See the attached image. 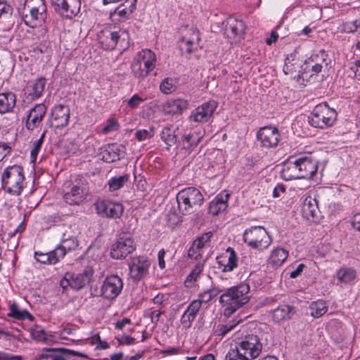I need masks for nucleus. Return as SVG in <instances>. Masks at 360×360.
Here are the masks:
<instances>
[{
  "label": "nucleus",
  "instance_id": "nucleus-1",
  "mask_svg": "<svg viewBox=\"0 0 360 360\" xmlns=\"http://www.w3.org/2000/svg\"><path fill=\"white\" fill-rule=\"evenodd\" d=\"M250 300V285L242 282L225 290L219 297L220 304L224 307V314L230 316Z\"/></svg>",
  "mask_w": 360,
  "mask_h": 360
},
{
  "label": "nucleus",
  "instance_id": "nucleus-2",
  "mask_svg": "<svg viewBox=\"0 0 360 360\" xmlns=\"http://www.w3.org/2000/svg\"><path fill=\"white\" fill-rule=\"evenodd\" d=\"M97 39L101 48L106 51H124L129 47V34L124 29L104 28L98 33Z\"/></svg>",
  "mask_w": 360,
  "mask_h": 360
},
{
  "label": "nucleus",
  "instance_id": "nucleus-3",
  "mask_svg": "<svg viewBox=\"0 0 360 360\" xmlns=\"http://www.w3.org/2000/svg\"><path fill=\"white\" fill-rule=\"evenodd\" d=\"M24 169L19 165H13L6 167L1 175L2 190L11 195H21L25 188Z\"/></svg>",
  "mask_w": 360,
  "mask_h": 360
},
{
  "label": "nucleus",
  "instance_id": "nucleus-4",
  "mask_svg": "<svg viewBox=\"0 0 360 360\" xmlns=\"http://www.w3.org/2000/svg\"><path fill=\"white\" fill-rule=\"evenodd\" d=\"M63 198L70 205H79L84 202L89 193L86 180L82 176L66 181L62 186Z\"/></svg>",
  "mask_w": 360,
  "mask_h": 360
},
{
  "label": "nucleus",
  "instance_id": "nucleus-5",
  "mask_svg": "<svg viewBox=\"0 0 360 360\" xmlns=\"http://www.w3.org/2000/svg\"><path fill=\"white\" fill-rule=\"evenodd\" d=\"M179 212L186 215L194 212L204 202V196L195 187H187L181 190L176 196Z\"/></svg>",
  "mask_w": 360,
  "mask_h": 360
},
{
  "label": "nucleus",
  "instance_id": "nucleus-6",
  "mask_svg": "<svg viewBox=\"0 0 360 360\" xmlns=\"http://www.w3.org/2000/svg\"><path fill=\"white\" fill-rule=\"evenodd\" d=\"M156 55L150 49H142L133 59L131 72L136 78H144L155 68Z\"/></svg>",
  "mask_w": 360,
  "mask_h": 360
},
{
  "label": "nucleus",
  "instance_id": "nucleus-7",
  "mask_svg": "<svg viewBox=\"0 0 360 360\" xmlns=\"http://www.w3.org/2000/svg\"><path fill=\"white\" fill-rule=\"evenodd\" d=\"M337 112L326 103L316 105L308 116V122L316 128L324 129L332 126L337 118Z\"/></svg>",
  "mask_w": 360,
  "mask_h": 360
},
{
  "label": "nucleus",
  "instance_id": "nucleus-8",
  "mask_svg": "<svg viewBox=\"0 0 360 360\" xmlns=\"http://www.w3.org/2000/svg\"><path fill=\"white\" fill-rule=\"evenodd\" d=\"M262 330L259 328H255L242 337L236 345L240 347V349L246 352L250 359H254L259 356L262 350Z\"/></svg>",
  "mask_w": 360,
  "mask_h": 360
},
{
  "label": "nucleus",
  "instance_id": "nucleus-9",
  "mask_svg": "<svg viewBox=\"0 0 360 360\" xmlns=\"http://www.w3.org/2000/svg\"><path fill=\"white\" fill-rule=\"evenodd\" d=\"M46 11L45 0H25L22 18L27 25L31 26L32 22L37 20L44 22L46 19Z\"/></svg>",
  "mask_w": 360,
  "mask_h": 360
},
{
  "label": "nucleus",
  "instance_id": "nucleus-10",
  "mask_svg": "<svg viewBox=\"0 0 360 360\" xmlns=\"http://www.w3.org/2000/svg\"><path fill=\"white\" fill-rule=\"evenodd\" d=\"M243 240L248 246L259 250L266 249L271 243L270 236L262 226H255L246 230L243 233Z\"/></svg>",
  "mask_w": 360,
  "mask_h": 360
},
{
  "label": "nucleus",
  "instance_id": "nucleus-11",
  "mask_svg": "<svg viewBox=\"0 0 360 360\" xmlns=\"http://www.w3.org/2000/svg\"><path fill=\"white\" fill-rule=\"evenodd\" d=\"M123 289L122 279L117 275H110L105 277L100 290L91 288V295L102 296L107 300L115 299Z\"/></svg>",
  "mask_w": 360,
  "mask_h": 360
},
{
  "label": "nucleus",
  "instance_id": "nucleus-12",
  "mask_svg": "<svg viewBox=\"0 0 360 360\" xmlns=\"http://www.w3.org/2000/svg\"><path fill=\"white\" fill-rule=\"evenodd\" d=\"M55 12L65 19H72L80 11V0H51Z\"/></svg>",
  "mask_w": 360,
  "mask_h": 360
},
{
  "label": "nucleus",
  "instance_id": "nucleus-13",
  "mask_svg": "<svg viewBox=\"0 0 360 360\" xmlns=\"http://www.w3.org/2000/svg\"><path fill=\"white\" fill-rule=\"evenodd\" d=\"M256 137L261 146L265 148H276L281 139L278 129L272 126L261 127L257 131Z\"/></svg>",
  "mask_w": 360,
  "mask_h": 360
},
{
  "label": "nucleus",
  "instance_id": "nucleus-14",
  "mask_svg": "<svg viewBox=\"0 0 360 360\" xmlns=\"http://www.w3.org/2000/svg\"><path fill=\"white\" fill-rule=\"evenodd\" d=\"M134 240L125 234L120 235L110 248V256L115 259H122L135 250Z\"/></svg>",
  "mask_w": 360,
  "mask_h": 360
},
{
  "label": "nucleus",
  "instance_id": "nucleus-15",
  "mask_svg": "<svg viewBox=\"0 0 360 360\" xmlns=\"http://www.w3.org/2000/svg\"><path fill=\"white\" fill-rule=\"evenodd\" d=\"M151 262L146 256H138L131 258L129 264V274L134 281L143 279L148 274Z\"/></svg>",
  "mask_w": 360,
  "mask_h": 360
},
{
  "label": "nucleus",
  "instance_id": "nucleus-16",
  "mask_svg": "<svg viewBox=\"0 0 360 360\" xmlns=\"http://www.w3.org/2000/svg\"><path fill=\"white\" fill-rule=\"evenodd\" d=\"M95 208L100 216L112 219L120 218L124 212V207L121 203L108 200L97 201Z\"/></svg>",
  "mask_w": 360,
  "mask_h": 360
},
{
  "label": "nucleus",
  "instance_id": "nucleus-17",
  "mask_svg": "<svg viewBox=\"0 0 360 360\" xmlns=\"http://www.w3.org/2000/svg\"><path fill=\"white\" fill-rule=\"evenodd\" d=\"M302 179H310L318 169V160L311 155H304L296 158Z\"/></svg>",
  "mask_w": 360,
  "mask_h": 360
},
{
  "label": "nucleus",
  "instance_id": "nucleus-18",
  "mask_svg": "<svg viewBox=\"0 0 360 360\" xmlns=\"http://www.w3.org/2000/svg\"><path fill=\"white\" fill-rule=\"evenodd\" d=\"M217 107L214 101H209L193 110L190 115V120L195 122H209Z\"/></svg>",
  "mask_w": 360,
  "mask_h": 360
},
{
  "label": "nucleus",
  "instance_id": "nucleus-19",
  "mask_svg": "<svg viewBox=\"0 0 360 360\" xmlns=\"http://www.w3.org/2000/svg\"><path fill=\"white\" fill-rule=\"evenodd\" d=\"M322 70L314 63L310 58L305 60L302 63L301 70H299V74L294 76V79L300 84L306 86L308 81L313 77L320 73Z\"/></svg>",
  "mask_w": 360,
  "mask_h": 360
},
{
  "label": "nucleus",
  "instance_id": "nucleus-20",
  "mask_svg": "<svg viewBox=\"0 0 360 360\" xmlns=\"http://www.w3.org/2000/svg\"><path fill=\"white\" fill-rule=\"evenodd\" d=\"M46 106L44 103L35 105L27 115L25 127L29 131L37 128L46 113Z\"/></svg>",
  "mask_w": 360,
  "mask_h": 360
},
{
  "label": "nucleus",
  "instance_id": "nucleus-21",
  "mask_svg": "<svg viewBox=\"0 0 360 360\" xmlns=\"http://www.w3.org/2000/svg\"><path fill=\"white\" fill-rule=\"evenodd\" d=\"M101 150L102 160L106 162H113L121 159L125 154L126 148L122 144L112 143L105 145Z\"/></svg>",
  "mask_w": 360,
  "mask_h": 360
},
{
  "label": "nucleus",
  "instance_id": "nucleus-22",
  "mask_svg": "<svg viewBox=\"0 0 360 360\" xmlns=\"http://www.w3.org/2000/svg\"><path fill=\"white\" fill-rule=\"evenodd\" d=\"M246 26L241 20L234 18H229L226 22L224 32L231 39L243 38L245 34Z\"/></svg>",
  "mask_w": 360,
  "mask_h": 360
},
{
  "label": "nucleus",
  "instance_id": "nucleus-23",
  "mask_svg": "<svg viewBox=\"0 0 360 360\" xmlns=\"http://www.w3.org/2000/svg\"><path fill=\"white\" fill-rule=\"evenodd\" d=\"M70 108L68 105L59 104L52 110L51 117L55 123L56 128H62L68 125L70 119Z\"/></svg>",
  "mask_w": 360,
  "mask_h": 360
},
{
  "label": "nucleus",
  "instance_id": "nucleus-24",
  "mask_svg": "<svg viewBox=\"0 0 360 360\" xmlns=\"http://www.w3.org/2000/svg\"><path fill=\"white\" fill-rule=\"evenodd\" d=\"M302 214L309 221H315L318 219L319 210L317 200L311 197L306 198L301 207Z\"/></svg>",
  "mask_w": 360,
  "mask_h": 360
},
{
  "label": "nucleus",
  "instance_id": "nucleus-25",
  "mask_svg": "<svg viewBox=\"0 0 360 360\" xmlns=\"http://www.w3.org/2000/svg\"><path fill=\"white\" fill-rule=\"evenodd\" d=\"M94 274V270L91 267L87 266L82 273L72 274V289L79 290L88 285L91 280Z\"/></svg>",
  "mask_w": 360,
  "mask_h": 360
},
{
  "label": "nucleus",
  "instance_id": "nucleus-26",
  "mask_svg": "<svg viewBox=\"0 0 360 360\" xmlns=\"http://www.w3.org/2000/svg\"><path fill=\"white\" fill-rule=\"evenodd\" d=\"M281 176L285 181L302 179L295 158L290 157L284 163L281 171Z\"/></svg>",
  "mask_w": 360,
  "mask_h": 360
},
{
  "label": "nucleus",
  "instance_id": "nucleus-27",
  "mask_svg": "<svg viewBox=\"0 0 360 360\" xmlns=\"http://www.w3.org/2000/svg\"><path fill=\"white\" fill-rule=\"evenodd\" d=\"M226 252L229 253L227 261L226 257H217V264L219 268H222V272L232 271L238 266V256L233 248L229 247Z\"/></svg>",
  "mask_w": 360,
  "mask_h": 360
},
{
  "label": "nucleus",
  "instance_id": "nucleus-28",
  "mask_svg": "<svg viewBox=\"0 0 360 360\" xmlns=\"http://www.w3.org/2000/svg\"><path fill=\"white\" fill-rule=\"evenodd\" d=\"M230 198L229 193H219L210 203L209 212L212 215H217L224 211L228 207V200Z\"/></svg>",
  "mask_w": 360,
  "mask_h": 360
},
{
  "label": "nucleus",
  "instance_id": "nucleus-29",
  "mask_svg": "<svg viewBox=\"0 0 360 360\" xmlns=\"http://www.w3.org/2000/svg\"><path fill=\"white\" fill-rule=\"evenodd\" d=\"M44 352H51V360H70L72 356H86L84 354L66 348H44Z\"/></svg>",
  "mask_w": 360,
  "mask_h": 360
},
{
  "label": "nucleus",
  "instance_id": "nucleus-30",
  "mask_svg": "<svg viewBox=\"0 0 360 360\" xmlns=\"http://www.w3.org/2000/svg\"><path fill=\"white\" fill-rule=\"evenodd\" d=\"M192 31L191 37L189 39L183 37L181 41L179 44V49L183 53L184 51L187 53H191L195 49H197V45L200 41V32L195 28H191Z\"/></svg>",
  "mask_w": 360,
  "mask_h": 360
},
{
  "label": "nucleus",
  "instance_id": "nucleus-31",
  "mask_svg": "<svg viewBox=\"0 0 360 360\" xmlns=\"http://www.w3.org/2000/svg\"><path fill=\"white\" fill-rule=\"evenodd\" d=\"M296 313L295 307L288 304H281L272 310V318L275 322L290 319Z\"/></svg>",
  "mask_w": 360,
  "mask_h": 360
},
{
  "label": "nucleus",
  "instance_id": "nucleus-32",
  "mask_svg": "<svg viewBox=\"0 0 360 360\" xmlns=\"http://www.w3.org/2000/svg\"><path fill=\"white\" fill-rule=\"evenodd\" d=\"M188 102L183 98L170 99L163 106L166 114H181L188 108Z\"/></svg>",
  "mask_w": 360,
  "mask_h": 360
},
{
  "label": "nucleus",
  "instance_id": "nucleus-33",
  "mask_svg": "<svg viewBox=\"0 0 360 360\" xmlns=\"http://www.w3.org/2000/svg\"><path fill=\"white\" fill-rule=\"evenodd\" d=\"M160 138L166 145V150H169L172 146H176V149L179 148L177 134L172 126L165 127L162 129Z\"/></svg>",
  "mask_w": 360,
  "mask_h": 360
},
{
  "label": "nucleus",
  "instance_id": "nucleus-34",
  "mask_svg": "<svg viewBox=\"0 0 360 360\" xmlns=\"http://www.w3.org/2000/svg\"><path fill=\"white\" fill-rule=\"evenodd\" d=\"M202 136L199 133L193 132L181 136V140L179 141V147H181L185 150H192L200 142Z\"/></svg>",
  "mask_w": 360,
  "mask_h": 360
},
{
  "label": "nucleus",
  "instance_id": "nucleus-35",
  "mask_svg": "<svg viewBox=\"0 0 360 360\" xmlns=\"http://www.w3.org/2000/svg\"><path fill=\"white\" fill-rule=\"evenodd\" d=\"M16 103V96L13 92L0 94V114L13 111Z\"/></svg>",
  "mask_w": 360,
  "mask_h": 360
},
{
  "label": "nucleus",
  "instance_id": "nucleus-36",
  "mask_svg": "<svg viewBox=\"0 0 360 360\" xmlns=\"http://www.w3.org/2000/svg\"><path fill=\"white\" fill-rule=\"evenodd\" d=\"M302 65V61L296 57L295 54L291 53L285 58L283 72L285 75H292L296 72H299Z\"/></svg>",
  "mask_w": 360,
  "mask_h": 360
},
{
  "label": "nucleus",
  "instance_id": "nucleus-37",
  "mask_svg": "<svg viewBox=\"0 0 360 360\" xmlns=\"http://www.w3.org/2000/svg\"><path fill=\"white\" fill-rule=\"evenodd\" d=\"M288 251L283 248H276L269 258V263L274 266H280L288 258Z\"/></svg>",
  "mask_w": 360,
  "mask_h": 360
},
{
  "label": "nucleus",
  "instance_id": "nucleus-38",
  "mask_svg": "<svg viewBox=\"0 0 360 360\" xmlns=\"http://www.w3.org/2000/svg\"><path fill=\"white\" fill-rule=\"evenodd\" d=\"M309 58L316 65H319L321 70L323 68L327 69L331 61L329 55L323 49L319 51L317 53H313Z\"/></svg>",
  "mask_w": 360,
  "mask_h": 360
},
{
  "label": "nucleus",
  "instance_id": "nucleus-39",
  "mask_svg": "<svg viewBox=\"0 0 360 360\" xmlns=\"http://www.w3.org/2000/svg\"><path fill=\"white\" fill-rule=\"evenodd\" d=\"M356 276V271L348 267L340 269L337 272L338 280L342 283H349L353 281Z\"/></svg>",
  "mask_w": 360,
  "mask_h": 360
},
{
  "label": "nucleus",
  "instance_id": "nucleus-40",
  "mask_svg": "<svg viewBox=\"0 0 360 360\" xmlns=\"http://www.w3.org/2000/svg\"><path fill=\"white\" fill-rule=\"evenodd\" d=\"M129 180V174H125L122 176L111 177L108 181L109 191L112 192L122 188L124 185Z\"/></svg>",
  "mask_w": 360,
  "mask_h": 360
},
{
  "label": "nucleus",
  "instance_id": "nucleus-41",
  "mask_svg": "<svg viewBox=\"0 0 360 360\" xmlns=\"http://www.w3.org/2000/svg\"><path fill=\"white\" fill-rule=\"evenodd\" d=\"M311 315L314 318H319L324 315L328 311V307L323 300L312 302L309 305Z\"/></svg>",
  "mask_w": 360,
  "mask_h": 360
},
{
  "label": "nucleus",
  "instance_id": "nucleus-42",
  "mask_svg": "<svg viewBox=\"0 0 360 360\" xmlns=\"http://www.w3.org/2000/svg\"><path fill=\"white\" fill-rule=\"evenodd\" d=\"M45 85L46 79L44 77H40L34 82L29 91V95L31 96L32 99L38 98L41 96Z\"/></svg>",
  "mask_w": 360,
  "mask_h": 360
},
{
  "label": "nucleus",
  "instance_id": "nucleus-43",
  "mask_svg": "<svg viewBox=\"0 0 360 360\" xmlns=\"http://www.w3.org/2000/svg\"><path fill=\"white\" fill-rule=\"evenodd\" d=\"M177 83L176 78L167 77L160 83V89L165 94H171L176 90Z\"/></svg>",
  "mask_w": 360,
  "mask_h": 360
},
{
  "label": "nucleus",
  "instance_id": "nucleus-44",
  "mask_svg": "<svg viewBox=\"0 0 360 360\" xmlns=\"http://www.w3.org/2000/svg\"><path fill=\"white\" fill-rule=\"evenodd\" d=\"M248 354L240 349V347L236 345V349H231L225 356L224 360H250Z\"/></svg>",
  "mask_w": 360,
  "mask_h": 360
},
{
  "label": "nucleus",
  "instance_id": "nucleus-45",
  "mask_svg": "<svg viewBox=\"0 0 360 360\" xmlns=\"http://www.w3.org/2000/svg\"><path fill=\"white\" fill-rule=\"evenodd\" d=\"M137 0H132L129 8H121V6L117 7L114 14H117L120 16L119 20H124L128 18L129 15L131 14L136 9Z\"/></svg>",
  "mask_w": 360,
  "mask_h": 360
},
{
  "label": "nucleus",
  "instance_id": "nucleus-46",
  "mask_svg": "<svg viewBox=\"0 0 360 360\" xmlns=\"http://www.w3.org/2000/svg\"><path fill=\"white\" fill-rule=\"evenodd\" d=\"M205 262V259H202V261L198 262V263L195 265L194 268L192 269L191 272L188 275L185 281V283H191L197 280V278L199 277L200 274H201L204 269Z\"/></svg>",
  "mask_w": 360,
  "mask_h": 360
},
{
  "label": "nucleus",
  "instance_id": "nucleus-47",
  "mask_svg": "<svg viewBox=\"0 0 360 360\" xmlns=\"http://www.w3.org/2000/svg\"><path fill=\"white\" fill-rule=\"evenodd\" d=\"M212 236L213 233L212 231H208L203 233L201 236L197 238V239L193 241V243L195 245H196V248H199L200 251H202L203 248L210 246Z\"/></svg>",
  "mask_w": 360,
  "mask_h": 360
},
{
  "label": "nucleus",
  "instance_id": "nucleus-48",
  "mask_svg": "<svg viewBox=\"0 0 360 360\" xmlns=\"http://www.w3.org/2000/svg\"><path fill=\"white\" fill-rule=\"evenodd\" d=\"M46 130H44L43 133L41 134L40 138L34 142L33 143V148L30 153V158L32 162H35L38 153L41 148L44 139L45 138Z\"/></svg>",
  "mask_w": 360,
  "mask_h": 360
},
{
  "label": "nucleus",
  "instance_id": "nucleus-49",
  "mask_svg": "<svg viewBox=\"0 0 360 360\" xmlns=\"http://www.w3.org/2000/svg\"><path fill=\"white\" fill-rule=\"evenodd\" d=\"M49 252V259L51 265L56 264L60 260V259L65 257V251L63 250L58 245L56 248Z\"/></svg>",
  "mask_w": 360,
  "mask_h": 360
},
{
  "label": "nucleus",
  "instance_id": "nucleus-50",
  "mask_svg": "<svg viewBox=\"0 0 360 360\" xmlns=\"http://www.w3.org/2000/svg\"><path fill=\"white\" fill-rule=\"evenodd\" d=\"M182 222V217L175 211H169L167 214V225L171 229H174L176 226L180 225Z\"/></svg>",
  "mask_w": 360,
  "mask_h": 360
},
{
  "label": "nucleus",
  "instance_id": "nucleus-51",
  "mask_svg": "<svg viewBox=\"0 0 360 360\" xmlns=\"http://www.w3.org/2000/svg\"><path fill=\"white\" fill-rule=\"evenodd\" d=\"M222 290H219L215 291L214 289H210L200 293L197 299L202 304L209 302L212 298L217 296L218 292H221Z\"/></svg>",
  "mask_w": 360,
  "mask_h": 360
},
{
  "label": "nucleus",
  "instance_id": "nucleus-52",
  "mask_svg": "<svg viewBox=\"0 0 360 360\" xmlns=\"http://www.w3.org/2000/svg\"><path fill=\"white\" fill-rule=\"evenodd\" d=\"M58 245L63 250L65 251L66 254L68 252L75 250L79 245V241L77 238H72L70 240L60 243Z\"/></svg>",
  "mask_w": 360,
  "mask_h": 360
},
{
  "label": "nucleus",
  "instance_id": "nucleus-53",
  "mask_svg": "<svg viewBox=\"0 0 360 360\" xmlns=\"http://www.w3.org/2000/svg\"><path fill=\"white\" fill-rule=\"evenodd\" d=\"M23 309L21 310L19 309V307L16 303H13L11 304L10 307V312L7 314V316L13 317L17 320L23 321Z\"/></svg>",
  "mask_w": 360,
  "mask_h": 360
},
{
  "label": "nucleus",
  "instance_id": "nucleus-54",
  "mask_svg": "<svg viewBox=\"0 0 360 360\" xmlns=\"http://www.w3.org/2000/svg\"><path fill=\"white\" fill-rule=\"evenodd\" d=\"M31 336L34 340L37 341L46 342L47 340L44 330L39 326H36L35 328L32 330Z\"/></svg>",
  "mask_w": 360,
  "mask_h": 360
},
{
  "label": "nucleus",
  "instance_id": "nucleus-55",
  "mask_svg": "<svg viewBox=\"0 0 360 360\" xmlns=\"http://www.w3.org/2000/svg\"><path fill=\"white\" fill-rule=\"evenodd\" d=\"M153 136V127L150 131L146 129H139L135 133V137L139 141H143L147 139H150Z\"/></svg>",
  "mask_w": 360,
  "mask_h": 360
},
{
  "label": "nucleus",
  "instance_id": "nucleus-56",
  "mask_svg": "<svg viewBox=\"0 0 360 360\" xmlns=\"http://www.w3.org/2000/svg\"><path fill=\"white\" fill-rule=\"evenodd\" d=\"M49 252L43 253L39 251L34 252V258L37 262H39L43 264H49L51 265L50 259H49Z\"/></svg>",
  "mask_w": 360,
  "mask_h": 360
},
{
  "label": "nucleus",
  "instance_id": "nucleus-57",
  "mask_svg": "<svg viewBox=\"0 0 360 360\" xmlns=\"http://www.w3.org/2000/svg\"><path fill=\"white\" fill-rule=\"evenodd\" d=\"M202 252L199 248H196V245L193 243L188 251V255L191 259L198 260L202 257Z\"/></svg>",
  "mask_w": 360,
  "mask_h": 360
},
{
  "label": "nucleus",
  "instance_id": "nucleus-58",
  "mask_svg": "<svg viewBox=\"0 0 360 360\" xmlns=\"http://www.w3.org/2000/svg\"><path fill=\"white\" fill-rule=\"evenodd\" d=\"M360 27V19L347 22L345 25V31L347 32H354Z\"/></svg>",
  "mask_w": 360,
  "mask_h": 360
},
{
  "label": "nucleus",
  "instance_id": "nucleus-59",
  "mask_svg": "<svg viewBox=\"0 0 360 360\" xmlns=\"http://www.w3.org/2000/svg\"><path fill=\"white\" fill-rule=\"evenodd\" d=\"M195 317L186 311L183 314L181 318V322L186 328L191 327L193 321L195 320Z\"/></svg>",
  "mask_w": 360,
  "mask_h": 360
},
{
  "label": "nucleus",
  "instance_id": "nucleus-60",
  "mask_svg": "<svg viewBox=\"0 0 360 360\" xmlns=\"http://www.w3.org/2000/svg\"><path fill=\"white\" fill-rule=\"evenodd\" d=\"M144 100L138 94H134L131 98L127 101L128 105L131 108L138 107L141 102Z\"/></svg>",
  "mask_w": 360,
  "mask_h": 360
},
{
  "label": "nucleus",
  "instance_id": "nucleus-61",
  "mask_svg": "<svg viewBox=\"0 0 360 360\" xmlns=\"http://www.w3.org/2000/svg\"><path fill=\"white\" fill-rule=\"evenodd\" d=\"M60 285L63 289H66L68 286L72 288L71 274L66 273L65 276L61 279Z\"/></svg>",
  "mask_w": 360,
  "mask_h": 360
},
{
  "label": "nucleus",
  "instance_id": "nucleus-62",
  "mask_svg": "<svg viewBox=\"0 0 360 360\" xmlns=\"http://www.w3.org/2000/svg\"><path fill=\"white\" fill-rule=\"evenodd\" d=\"M72 238H77L73 233L71 227H68L62 233V236L60 238V243L65 242L68 240H70Z\"/></svg>",
  "mask_w": 360,
  "mask_h": 360
},
{
  "label": "nucleus",
  "instance_id": "nucleus-63",
  "mask_svg": "<svg viewBox=\"0 0 360 360\" xmlns=\"http://www.w3.org/2000/svg\"><path fill=\"white\" fill-rule=\"evenodd\" d=\"M117 342L120 345H130L135 343V338L128 335H122L121 338H117Z\"/></svg>",
  "mask_w": 360,
  "mask_h": 360
},
{
  "label": "nucleus",
  "instance_id": "nucleus-64",
  "mask_svg": "<svg viewBox=\"0 0 360 360\" xmlns=\"http://www.w3.org/2000/svg\"><path fill=\"white\" fill-rule=\"evenodd\" d=\"M352 227L358 231H360V212L355 214L351 220Z\"/></svg>",
  "mask_w": 360,
  "mask_h": 360
}]
</instances>
